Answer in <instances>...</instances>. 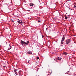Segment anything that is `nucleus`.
I'll list each match as a JSON object with an SVG mask.
<instances>
[{
    "mask_svg": "<svg viewBox=\"0 0 76 76\" xmlns=\"http://www.w3.org/2000/svg\"><path fill=\"white\" fill-rule=\"evenodd\" d=\"M12 21L13 22H15V21H14V20H12Z\"/></svg>",
    "mask_w": 76,
    "mask_h": 76,
    "instance_id": "nucleus-17",
    "label": "nucleus"
},
{
    "mask_svg": "<svg viewBox=\"0 0 76 76\" xmlns=\"http://www.w3.org/2000/svg\"><path fill=\"white\" fill-rule=\"evenodd\" d=\"M29 61H30V60H28V63H29Z\"/></svg>",
    "mask_w": 76,
    "mask_h": 76,
    "instance_id": "nucleus-14",
    "label": "nucleus"
},
{
    "mask_svg": "<svg viewBox=\"0 0 76 76\" xmlns=\"http://www.w3.org/2000/svg\"><path fill=\"white\" fill-rule=\"evenodd\" d=\"M34 4L32 3H30V6H34Z\"/></svg>",
    "mask_w": 76,
    "mask_h": 76,
    "instance_id": "nucleus-6",
    "label": "nucleus"
},
{
    "mask_svg": "<svg viewBox=\"0 0 76 76\" xmlns=\"http://www.w3.org/2000/svg\"><path fill=\"white\" fill-rule=\"evenodd\" d=\"M44 36H42V38H44Z\"/></svg>",
    "mask_w": 76,
    "mask_h": 76,
    "instance_id": "nucleus-20",
    "label": "nucleus"
},
{
    "mask_svg": "<svg viewBox=\"0 0 76 76\" xmlns=\"http://www.w3.org/2000/svg\"><path fill=\"white\" fill-rule=\"evenodd\" d=\"M48 29V28H46V30H47Z\"/></svg>",
    "mask_w": 76,
    "mask_h": 76,
    "instance_id": "nucleus-22",
    "label": "nucleus"
},
{
    "mask_svg": "<svg viewBox=\"0 0 76 76\" xmlns=\"http://www.w3.org/2000/svg\"><path fill=\"white\" fill-rule=\"evenodd\" d=\"M10 49H11L12 48V46H10Z\"/></svg>",
    "mask_w": 76,
    "mask_h": 76,
    "instance_id": "nucleus-15",
    "label": "nucleus"
},
{
    "mask_svg": "<svg viewBox=\"0 0 76 76\" xmlns=\"http://www.w3.org/2000/svg\"><path fill=\"white\" fill-rule=\"evenodd\" d=\"M54 60H55V59H54Z\"/></svg>",
    "mask_w": 76,
    "mask_h": 76,
    "instance_id": "nucleus-24",
    "label": "nucleus"
},
{
    "mask_svg": "<svg viewBox=\"0 0 76 76\" xmlns=\"http://www.w3.org/2000/svg\"><path fill=\"white\" fill-rule=\"evenodd\" d=\"M62 54H64L65 56H66L67 55V53H66V52H64Z\"/></svg>",
    "mask_w": 76,
    "mask_h": 76,
    "instance_id": "nucleus-7",
    "label": "nucleus"
},
{
    "mask_svg": "<svg viewBox=\"0 0 76 76\" xmlns=\"http://www.w3.org/2000/svg\"><path fill=\"white\" fill-rule=\"evenodd\" d=\"M49 72L50 73V74H51V73H52V71H51V72H50V71H49Z\"/></svg>",
    "mask_w": 76,
    "mask_h": 76,
    "instance_id": "nucleus-12",
    "label": "nucleus"
},
{
    "mask_svg": "<svg viewBox=\"0 0 76 76\" xmlns=\"http://www.w3.org/2000/svg\"><path fill=\"white\" fill-rule=\"evenodd\" d=\"M37 60H38V59H39V57H37Z\"/></svg>",
    "mask_w": 76,
    "mask_h": 76,
    "instance_id": "nucleus-13",
    "label": "nucleus"
},
{
    "mask_svg": "<svg viewBox=\"0 0 76 76\" xmlns=\"http://www.w3.org/2000/svg\"><path fill=\"white\" fill-rule=\"evenodd\" d=\"M10 48H9L8 49V50H10Z\"/></svg>",
    "mask_w": 76,
    "mask_h": 76,
    "instance_id": "nucleus-21",
    "label": "nucleus"
},
{
    "mask_svg": "<svg viewBox=\"0 0 76 76\" xmlns=\"http://www.w3.org/2000/svg\"><path fill=\"white\" fill-rule=\"evenodd\" d=\"M18 23H19L20 24H21L22 23H23V22H22V20H18Z\"/></svg>",
    "mask_w": 76,
    "mask_h": 76,
    "instance_id": "nucleus-5",
    "label": "nucleus"
},
{
    "mask_svg": "<svg viewBox=\"0 0 76 76\" xmlns=\"http://www.w3.org/2000/svg\"><path fill=\"white\" fill-rule=\"evenodd\" d=\"M65 19H67V17H66V16L65 18Z\"/></svg>",
    "mask_w": 76,
    "mask_h": 76,
    "instance_id": "nucleus-11",
    "label": "nucleus"
},
{
    "mask_svg": "<svg viewBox=\"0 0 76 76\" xmlns=\"http://www.w3.org/2000/svg\"><path fill=\"white\" fill-rule=\"evenodd\" d=\"M76 7H75V8Z\"/></svg>",
    "mask_w": 76,
    "mask_h": 76,
    "instance_id": "nucleus-23",
    "label": "nucleus"
},
{
    "mask_svg": "<svg viewBox=\"0 0 76 76\" xmlns=\"http://www.w3.org/2000/svg\"><path fill=\"white\" fill-rule=\"evenodd\" d=\"M71 40L70 39H68L66 40V44H68L69 43H70L71 42Z\"/></svg>",
    "mask_w": 76,
    "mask_h": 76,
    "instance_id": "nucleus-2",
    "label": "nucleus"
},
{
    "mask_svg": "<svg viewBox=\"0 0 76 76\" xmlns=\"http://www.w3.org/2000/svg\"><path fill=\"white\" fill-rule=\"evenodd\" d=\"M28 54H32V52H28Z\"/></svg>",
    "mask_w": 76,
    "mask_h": 76,
    "instance_id": "nucleus-9",
    "label": "nucleus"
},
{
    "mask_svg": "<svg viewBox=\"0 0 76 76\" xmlns=\"http://www.w3.org/2000/svg\"><path fill=\"white\" fill-rule=\"evenodd\" d=\"M3 67H4V68H5V67H6V66H4Z\"/></svg>",
    "mask_w": 76,
    "mask_h": 76,
    "instance_id": "nucleus-18",
    "label": "nucleus"
},
{
    "mask_svg": "<svg viewBox=\"0 0 76 76\" xmlns=\"http://www.w3.org/2000/svg\"><path fill=\"white\" fill-rule=\"evenodd\" d=\"M29 41H28L26 43L24 42L22 40L21 41V43L22 45H23V44H26V45H28V44H29Z\"/></svg>",
    "mask_w": 76,
    "mask_h": 76,
    "instance_id": "nucleus-1",
    "label": "nucleus"
},
{
    "mask_svg": "<svg viewBox=\"0 0 76 76\" xmlns=\"http://www.w3.org/2000/svg\"><path fill=\"white\" fill-rule=\"evenodd\" d=\"M15 74H16V75H18V74H17V72L16 71H15Z\"/></svg>",
    "mask_w": 76,
    "mask_h": 76,
    "instance_id": "nucleus-10",
    "label": "nucleus"
},
{
    "mask_svg": "<svg viewBox=\"0 0 76 76\" xmlns=\"http://www.w3.org/2000/svg\"><path fill=\"white\" fill-rule=\"evenodd\" d=\"M64 39H65V37H64V35L61 42V44H63V42L64 40Z\"/></svg>",
    "mask_w": 76,
    "mask_h": 76,
    "instance_id": "nucleus-3",
    "label": "nucleus"
},
{
    "mask_svg": "<svg viewBox=\"0 0 76 76\" xmlns=\"http://www.w3.org/2000/svg\"><path fill=\"white\" fill-rule=\"evenodd\" d=\"M23 73V72H22V71H20L19 72H18V73L19 75H20L21 76H22L23 75V74H22Z\"/></svg>",
    "mask_w": 76,
    "mask_h": 76,
    "instance_id": "nucleus-4",
    "label": "nucleus"
},
{
    "mask_svg": "<svg viewBox=\"0 0 76 76\" xmlns=\"http://www.w3.org/2000/svg\"><path fill=\"white\" fill-rule=\"evenodd\" d=\"M58 60L59 61L61 60V58H60L59 57L58 58Z\"/></svg>",
    "mask_w": 76,
    "mask_h": 76,
    "instance_id": "nucleus-8",
    "label": "nucleus"
},
{
    "mask_svg": "<svg viewBox=\"0 0 76 76\" xmlns=\"http://www.w3.org/2000/svg\"><path fill=\"white\" fill-rule=\"evenodd\" d=\"M17 70H16V69H15V71H16Z\"/></svg>",
    "mask_w": 76,
    "mask_h": 76,
    "instance_id": "nucleus-19",
    "label": "nucleus"
},
{
    "mask_svg": "<svg viewBox=\"0 0 76 76\" xmlns=\"http://www.w3.org/2000/svg\"><path fill=\"white\" fill-rule=\"evenodd\" d=\"M38 23L41 22V21H38Z\"/></svg>",
    "mask_w": 76,
    "mask_h": 76,
    "instance_id": "nucleus-16",
    "label": "nucleus"
}]
</instances>
